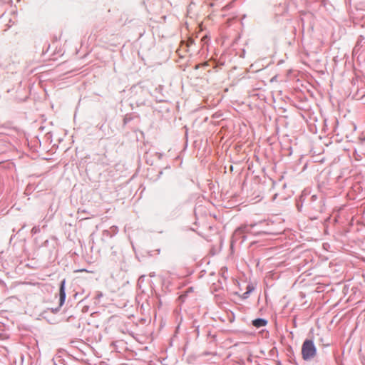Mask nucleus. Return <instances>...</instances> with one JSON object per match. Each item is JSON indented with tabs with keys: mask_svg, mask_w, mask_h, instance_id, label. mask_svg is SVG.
I'll return each instance as SVG.
<instances>
[{
	"mask_svg": "<svg viewBox=\"0 0 365 365\" xmlns=\"http://www.w3.org/2000/svg\"><path fill=\"white\" fill-rule=\"evenodd\" d=\"M317 354V348L311 339H306L302 346V355L304 360L314 358Z\"/></svg>",
	"mask_w": 365,
	"mask_h": 365,
	"instance_id": "obj_1",
	"label": "nucleus"
},
{
	"mask_svg": "<svg viewBox=\"0 0 365 365\" xmlns=\"http://www.w3.org/2000/svg\"><path fill=\"white\" fill-rule=\"evenodd\" d=\"M65 284H66V280L63 279L61 283V286H60V292H59V295H60V305H63V304L65 302V299H66V292H65Z\"/></svg>",
	"mask_w": 365,
	"mask_h": 365,
	"instance_id": "obj_2",
	"label": "nucleus"
},
{
	"mask_svg": "<svg viewBox=\"0 0 365 365\" xmlns=\"http://www.w3.org/2000/svg\"><path fill=\"white\" fill-rule=\"evenodd\" d=\"M252 324L255 327L259 328V327L265 326L267 324V322L262 319H257L253 320Z\"/></svg>",
	"mask_w": 365,
	"mask_h": 365,
	"instance_id": "obj_3",
	"label": "nucleus"
},
{
	"mask_svg": "<svg viewBox=\"0 0 365 365\" xmlns=\"http://www.w3.org/2000/svg\"><path fill=\"white\" fill-rule=\"evenodd\" d=\"M253 290V287H247V291L243 294V298H247L248 294Z\"/></svg>",
	"mask_w": 365,
	"mask_h": 365,
	"instance_id": "obj_4",
	"label": "nucleus"
},
{
	"mask_svg": "<svg viewBox=\"0 0 365 365\" xmlns=\"http://www.w3.org/2000/svg\"><path fill=\"white\" fill-rule=\"evenodd\" d=\"M77 272H88V271H87V270H86V269H85L78 270Z\"/></svg>",
	"mask_w": 365,
	"mask_h": 365,
	"instance_id": "obj_5",
	"label": "nucleus"
}]
</instances>
